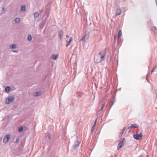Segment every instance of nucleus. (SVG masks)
I'll return each instance as SVG.
<instances>
[{"label": "nucleus", "instance_id": "nucleus-32", "mask_svg": "<svg viewBox=\"0 0 157 157\" xmlns=\"http://www.w3.org/2000/svg\"><path fill=\"white\" fill-rule=\"evenodd\" d=\"M155 1L156 5L157 6V0H155Z\"/></svg>", "mask_w": 157, "mask_h": 157}, {"label": "nucleus", "instance_id": "nucleus-17", "mask_svg": "<svg viewBox=\"0 0 157 157\" xmlns=\"http://www.w3.org/2000/svg\"><path fill=\"white\" fill-rule=\"evenodd\" d=\"M86 37L84 36L81 37V39H80V41H82L84 42H86Z\"/></svg>", "mask_w": 157, "mask_h": 157}, {"label": "nucleus", "instance_id": "nucleus-13", "mask_svg": "<svg viewBox=\"0 0 157 157\" xmlns=\"http://www.w3.org/2000/svg\"><path fill=\"white\" fill-rule=\"evenodd\" d=\"M72 40V38L71 37L70 38L69 41H68L67 40V44H66V47H67L68 46H69L70 45Z\"/></svg>", "mask_w": 157, "mask_h": 157}, {"label": "nucleus", "instance_id": "nucleus-24", "mask_svg": "<svg viewBox=\"0 0 157 157\" xmlns=\"http://www.w3.org/2000/svg\"><path fill=\"white\" fill-rule=\"evenodd\" d=\"M51 137V136L50 134H48L47 136L46 137V139L47 140H48V139H49Z\"/></svg>", "mask_w": 157, "mask_h": 157}, {"label": "nucleus", "instance_id": "nucleus-30", "mask_svg": "<svg viewBox=\"0 0 157 157\" xmlns=\"http://www.w3.org/2000/svg\"><path fill=\"white\" fill-rule=\"evenodd\" d=\"M12 51L13 52H18V51H17V50H15V51H13V50H12Z\"/></svg>", "mask_w": 157, "mask_h": 157}, {"label": "nucleus", "instance_id": "nucleus-31", "mask_svg": "<svg viewBox=\"0 0 157 157\" xmlns=\"http://www.w3.org/2000/svg\"><path fill=\"white\" fill-rule=\"evenodd\" d=\"M154 29H155V30H156V28L154 26L153 27V30Z\"/></svg>", "mask_w": 157, "mask_h": 157}, {"label": "nucleus", "instance_id": "nucleus-3", "mask_svg": "<svg viewBox=\"0 0 157 157\" xmlns=\"http://www.w3.org/2000/svg\"><path fill=\"white\" fill-rule=\"evenodd\" d=\"M142 134L141 133H140V134H134L133 135V138L135 140H140L142 139Z\"/></svg>", "mask_w": 157, "mask_h": 157}, {"label": "nucleus", "instance_id": "nucleus-28", "mask_svg": "<svg viewBox=\"0 0 157 157\" xmlns=\"http://www.w3.org/2000/svg\"><path fill=\"white\" fill-rule=\"evenodd\" d=\"M94 125L92 127V130H91V131H92V132H93V130H94Z\"/></svg>", "mask_w": 157, "mask_h": 157}, {"label": "nucleus", "instance_id": "nucleus-10", "mask_svg": "<svg viewBox=\"0 0 157 157\" xmlns=\"http://www.w3.org/2000/svg\"><path fill=\"white\" fill-rule=\"evenodd\" d=\"M58 55H55V54H53L52 56L51 59H52L53 60H56L58 59Z\"/></svg>", "mask_w": 157, "mask_h": 157}, {"label": "nucleus", "instance_id": "nucleus-16", "mask_svg": "<svg viewBox=\"0 0 157 157\" xmlns=\"http://www.w3.org/2000/svg\"><path fill=\"white\" fill-rule=\"evenodd\" d=\"M25 5H22L21 6V8L20 10V11H25Z\"/></svg>", "mask_w": 157, "mask_h": 157}, {"label": "nucleus", "instance_id": "nucleus-19", "mask_svg": "<svg viewBox=\"0 0 157 157\" xmlns=\"http://www.w3.org/2000/svg\"><path fill=\"white\" fill-rule=\"evenodd\" d=\"M105 103H103L102 104L101 109L100 110L98 111V113H100V112L103 109V108L104 107V106H105Z\"/></svg>", "mask_w": 157, "mask_h": 157}, {"label": "nucleus", "instance_id": "nucleus-33", "mask_svg": "<svg viewBox=\"0 0 157 157\" xmlns=\"http://www.w3.org/2000/svg\"><path fill=\"white\" fill-rule=\"evenodd\" d=\"M66 37L67 38H69V36L68 35H67L66 36Z\"/></svg>", "mask_w": 157, "mask_h": 157}, {"label": "nucleus", "instance_id": "nucleus-25", "mask_svg": "<svg viewBox=\"0 0 157 157\" xmlns=\"http://www.w3.org/2000/svg\"><path fill=\"white\" fill-rule=\"evenodd\" d=\"M23 127H21L18 128V131L19 132H21L23 131Z\"/></svg>", "mask_w": 157, "mask_h": 157}, {"label": "nucleus", "instance_id": "nucleus-1", "mask_svg": "<svg viewBox=\"0 0 157 157\" xmlns=\"http://www.w3.org/2000/svg\"><path fill=\"white\" fill-rule=\"evenodd\" d=\"M15 97L14 96H12L8 97L6 100V104H9L13 102L14 100Z\"/></svg>", "mask_w": 157, "mask_h": 157}, {"label": "nucleus", "instance_id": "nucleus-14", "mask_svg": "<svg viewBox=\"0 0 157 157\" xmlns=\"http://www.w3.org/2000/svg\"><path fill=\"white\" fill-rule=\"evenodd\" d=\"M41 92L40 91L38 92H36L33 94V96L36 97H38L41 94Z\"/></svg>", "mask_w": 157, "mask_h": 157}, {"label": "nucleus", "instance_id": "nucleus-5", "mask_svg": "<svg viewBox=\"0 0 157 157\" xmlns=\"http://www.w3.org/2000/svg\"><path fill=\"white\" fill-rule=\"evenodd\" d=\"M94 60L95 62L97 63H98L101 62V59L99 53L95 56Z\"/></svg>", "mask_w": 157, "mask_h": 157}, {"label": "nucleus", "instance_id": "nucleus-4", "mask_svg": "<svg viewBox=\"0 0 157 157\" xmlns=\"http://www.w3.org/2000/svg\"><path fill=\"white\" fill-rule=\"evenodd\" d=\"M10 135L9 134H7L4 137L3 140V142L5 144L7 143L10 139Z\"/></svg>", "mask_w": 157, "mask_h": 157}, {"label": "nucleus", "instance_id": "nucleus-7", "mask_svg": "<svg viewBox=\"0 0 157 157\" xmlns=\"http://www.w3.org/2000/svg\"><path fill=\"white\" fill-rule=\"evenodd\" d=\"M80 143V142L78 141H75L73 146V148L75 149L78 147Z\"/></svg>", "mask_w": 157, "mask_h": 157}, {"label": "nucleus", "instance_id": "nucleus-11", "mask_svg": "<svg viewBox=\"0 0 157 157\" xmlns=\"http://www.w3.org/2000/svg\"><path fill=\"white\" fill-rule=\"evenodd\" d=\"M89 32L87 31H86L85 32V34L84 36L86 37V39L88 40L89 38Z\"/></svg>", "mask_w": 157, "mask_h": 157}, {"label": "nucleus", "instance_id": "nucleus-38", "mask_svg": "<svg viewBox=\"0 0 157 157\" xmlns=\"http://www.w3.org/2000/svg\"><path fill=\"white\" fill-rule=\"evenodd\" d=\"M155 67L153 68V69H154H154H155Z\"/></svg>", "mask_w": 157, "mask_h": 157}, {"label": "nucleus", "instance_id": "nucleus-22", "mask_svg": "<svg viewBox=\"0 0 157 157\" xmlns=\"http://www.w3.org/2000/svg\"><path fill=\"white\" fill-rule=\"evenodd\" d=\"M27 39L28 40H29V41H30L32 40V37L29 34L28 35Z\"/></svg>", "mask_w": 157, "mask_h": 157}, {"label": "nucleus", "instance_id": "nucleus-2", "mask_svg": "<svg viewBox=\"0 0 157 157\" xmlns=\"http://www.w3.org/2000/svg\"><path fill=\"white\" fill-rule=\"evenodd\" d=\"M98 53L101 59V61L104 60L105 59V52L101 51L99 52Z\"/></svg>", "mask_w": 157, "mask_h": 157}, {"label": "nucleus", "instance_id": "nucleus-23", "mask_svg": "<svg viewBox=\"0 0 157 157\" xmlns=\"http://www.w3.org/2000/svg\"><path fill=\"white\" fill-rule=\"evenodd\" d=\"M122 33L121 30H119L118 34L117 37L118 38H119L121 37Z\"/></svg>", "mask_w": 157, "mask_h": 157}, {"label": "nucleus", "instance_id": "nucleus-15", "mask_svg": "<svg viewBox=\"0 0 157 157\" xmlns=\"http://www.w3.org/2000/svg\"><path fill=\"white\" fill-rule=\"evenodd\" d=\"M15 23L19 24L20 21V19L19 18H17L14 20Z\"/></svg>", "mask_w": 157, "mask_h": 157}, {"label": "nucleus", "instance_id": "nucleus-12", "mask_svg": "<svg viewBox=\"0 0 157 157\" xmlns=\"http://www.w3.org/2000/svg\"><path fill=\"white\" fill-rule=\"evenodd\" d=\"M121 10L120 8H119L116 11L115 15L116 16H118L120 15L121 14Z\"/></svg>", "mask_w": 157, "mask_h": 157}, {"label": "nucleus", "instance_id": "nucleus-18", "mask_svg": "<svg viewBox=\"0 0 157 157\" xmlns=\"http://www.w3.org/2000/svg\"><path fill=\"white\" fill-rule=\"evenodd\" d=\"M11 90L10 87V86H7L5 88V91L8 93Z\"/></svg>", "mask_w": 157, "mask_h": 157}, {"label": "nucleus", "instance_id": "nucleus-27", "mask_svg": "<svg viewBox=\"0 0 157 157\" xmlns=\"http://www.w3.org/2000/svg\"><path fill=\"white\" fill-rule=\"evenodd\" d=\"M19 139L17 138L16 140L15 141V143H17L19 142Z\"/></svg>", "mask_w": 157, "mask_h": 157}, {"label": "nucleus", "instance_id": "nucleus-36", "mask_svg": "<svg viewBox=\"0 0 157 157\" xmlns=\"http://www.w3.org/2000/svg\"><path fill=\"white\" fill-rule=\"evenodd\" d=\"M123 134H122V132L121 133V134H120V135H121V136Z\"/></svg>", "mask_w": 157, "mask_h": 157}, {"label": "nucleus", "instance_id": "nucleus-21", "mask_svg": "<svg viewBox=\"0 0 157 157\" xmlns=\"http://www.w3.org/2000/svg\"><path fill=\"white\" fill-rule=\"evenodd\" d=\"M10 48L12 49H14L16 48V45L15 44H13L10 45Z\"/></svg>", "mask_w": 157, "mask_h": 157}, {"label": "nucleus", "instance_id": "nucleus-37", "mask_svg": "<svg viewBox=\"0 0 157 157\" xmlns=\"http://www.w3.org/2000/svg\"><path fill=\"white\" fill-rule=\"evenodd\" d=\"M123 134H122V132L121 133V134H120V135H121V136Z\"/></svg>", "mask_w": 157, "mask_h": 157}, {"label": "nucleus", "instance_id": "nucleus-20", "mask_svg": "<svg viewBox=\"0 0 157 157\" xmlns=\"http://www.w3.org/2000/svg\"><path fill=\"white\" fill-rule=\"evenodd\" d=\"M39 16V14L37 12H35L34 14V18L36 19Z\"/></svg>", "mask_w": 157, "mask_h": 157}, {"label": "nucleus", "instance_id": "nucleus-8", "mask_svg": "<svg viewBox=\"0 0 157 157\" xmlns=\"http://www.w3.org/2000/svg\"><path fill=\"white\" fill-rule=\"evenodd\" d=\"M63 32L62 30H60L58 32V34L60 38V39L61 40L62 39L63 36Z\"/></svg>", "mask_w": 157, "mask_h": 157}, {"label": "nucleus", "instance_id": "nucleus-34", "mask_svg": "<svg viewBox=\"0 0 157 157\" xmlns=\"http://www.w3.org/2000/svg\"><path fill=\"white\" fill-rule=\"evenodd\" d=\"M112 105H111V106H112V105H113V103H114V102L112 101Z\"/></svg>", "mask_w": 157, "mask_h": 157}, {"label": "nucleus", "instance_id": "nucleus-35", "mask_svg": "<svg viewBox=\"0 0 157 157\" xmlns=\"http://www.w3.org/2000/svg\"><path fill=\"white\" fill-rule=\"evenodd\" d=\"M154 71V69H153V70L151 71V73H152Z\"/></svg>", "mask_w": 157, "mask_h": 157}, {"label": "nucleus", "instance_id": "nucleus-9", "mask_svg": "<svg viewBox=\"0 0 157 157\" xmlns=\"http://www.w3.org/2000/svg\"><path fill=\"white\" fill-rule=\"evenodd\" d=\"M132 128H138V126L137 124H132L130 126L128 127V129H129Z\"/></svg>", "mask_w": 157, "mask_h": 157}, {"label": "nucleus", "instance_id": "nucleus-26", "mask_svg": "<svg viewBox=\"0 0 157 157\" xmlns=\"http://www.w3.org/2000/svg\"><path fill=\"white\" fill-rule=\"evenodd\" d=\"M125 127H124V128H123L122 129V134H123L124 132V131L125 129Z\"/></svg>", "mask_w": 157, "mask_h": 157}, {"label": "nucleus", "instance_id": "nucleus-6", "mask_svg": "<svg viewBox=\"0 0 157 157\" xmlns=\"http://www.w3.org/2000/svg\"><path fill=\"white\" fill-rule=\"evenodd\" d=\"M124 138H123L122 140H121L118 146L117 147V149L119 150L121 148L123 145L124 141Z\"/></svg>", "mask_w": 157, "mask_h": 157}, {"label": "nucleus", "instance_id": "nucleus-29", "mask_svg": "<svg viewBox=\"0 0 157 157\" xmlns=\"http://www.w3.org/2000/svg\"><path fill=\"white\" fill-rule=\"evenodd\" d=\"M2 10L4 11V12H5L6 11V9L5 8H2Z\"/></svg>", "mask_w": 157, "mask_h": 157}]
</instances>
